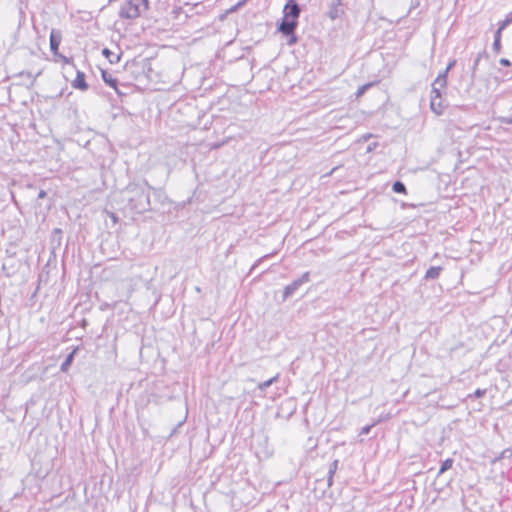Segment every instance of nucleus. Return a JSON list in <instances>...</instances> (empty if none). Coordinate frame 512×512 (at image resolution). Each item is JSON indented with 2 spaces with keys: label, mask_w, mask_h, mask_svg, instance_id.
Returning <instances> with one entry per match:
<instances>
[{
  "label": "nucleus",
  "mask_w": 512,
  "mask_h": 512,
  "mask_svg": "<svg viewBox=\"0 0 512 512\" xmlns=\"http://www.w3.org/2000/svg\"><path fill=\"white\" fill-rule=\"evenodd\" d=\"M37 290L32 294V298L35 297Z\"/></svg>",
  "instance_id": "obj_40"
},
{
  "label": "nucleus",
  "mask_w": 512,
  "mask_h": 512,
  "mask_svg": "<svg viewBox=\"0 0 512 512\" xmlns=\"http://www.w3.org/2000/svg\"><path fill=\"white\" fill-rule=\"evenodd\" d=\"M510 332H511V334H512V327H511V331H510Z\"/></svg>",
  "instance_id": "obj_41"
},
{
  "label": "nucleus",
  "mask_w": 512,
  "mask_h": 512,
  "mask_svg": "<svg viewBox=\"0 0 512 512\" xmlns=\"http://www.w3.org/2000/svg\"><path fill=\"white\" fill-rule=\"evenodd\" d=\"M76 352H77V348H75L73 351H71L65 358V360L63 361V363L61 364L60 366V370L62 372H67L71 366V364L73 363L74 361V358H75V355H76Z\"/></svg>",
  "instance_id": "obj_10"
},
{
  "label": "nucleus",
  "mask_w": 512,
  "mask_h": 512,
  "mask_svg": "<svg viewBox=\"0 0 512 512\" xmlns=\"http://www.w3.org/2000/svg\"><path fill=\"white\" fill-rule=\"evenodd\" d=\"M297 27L298 21L284 16L278 24L277 30L288 38L287 45L289 46L295 45L298 42V37L295 34Z\"/></svg>",
  "instance_id": "obj_3"
},
{
  "label": "nucleus",
  "mask_w": 512,
  "mask_h": 512,
  "mask_svg": "<svg viewBox=\"0 0 512 512\" xmlns=\"http://www.w3.org/2000/svg\"><path fill=\"white\" fill-rule=\"evenodd\" d=\"M455 64H456V60L455 59L451 60L448 63V65L445 68V70H443L442 72L439 73V74H444L446 81H447V77H448V72L455 66Z\"/></svg>",
  "instance_id": "obj_21"
},
{
  "label": "nucleus",
  "mask_w": 512,
  "mask_h": 512,
  "mask_svg": "<svg viewBox=\"0 0 512 512\" xmlns=\"http://www.w3.org/2000/svg\"><path fill=\"white\" fill-rule=\"evenodd\" d=\"M447 81L444 74H438L437 78L432 83L430 99H440L442 97V90L446 89Z\"/></svg>",
  "instance_id": "obj_5"
},
{
  "label": "nucleus",
  "mask_w": 512,
  "mask_h": 512,
  "mask_svg": "<svg viewBox=\"0 0 512 512\" xmlns=\"http://www.w3.org/2000/svg\"><path fill=\"white\" fill-rule=\"evenodd\" d=\"M102 79L103 81L110 87L114 88L117 92V79L113 77L112 74L108 73L107 71H102Z\"/></svg>",
  "instance_id": "obj_11"
},
{
  "label": "nucleus",
  "mask_w": 512,
  "mask_h": 512,
  "mask_svg": "<svg viewBox=\"0 0 512 512\" xmlns=\"http://www.w3.org/2000/svg\"><path fill=\"white\" fill-rule=\"evenodd\" d=\"M337 467H338V460H335L331 463L330 467H329V471H328V474H331V475H334V473L336 472L337 470Z\"/></svg>",
  "instance_id": "obj_27"
},
{
  "label": "nucleus",
  "mask_w": 512,
  "mask_h": 512,
  "mask_svg": "<svg viewBox=\"0 0 512 512\" xmlns=\"http://www.w3.org/2000/svg\"><path fill=\"white\" fill-rule=\"evenodd\" d=\"M341 6H342V0H335L332 3L330 10L328 12L329 17L332 20H335L344 14V10L342 9Z\"/></svg>",
  "instance_id": "obj_7"
},
{
  "label": "nucleus",
  "mask_w": 512,
  "mask_h": 512,
  "mask_svg": "<svg viewBox=\"0 0 512 512\" xmlns=\"http://www.w3.org/2000/svg\"><path fill=\"white\" fill-rule=\"evenodd\" d=\"M278 378H279V375L277 374L276 376L264 381V382H261L258 384V389L260 391H265L268 387H270L273 383L277 382L278 381Z\"/></svg>",
  "instance_id": "obj_14"
},
{
  "label": "nucleus",
  "mask_w": 512,
  "mask_h": 512,
  "mask_svg": "<svg viewBox=\"0 0 512 512\" xmlns=\"http://www.w3.org/2000/svg\"><path fill=\"white\" fill-rule=\"evenodd\" d=\"M148 0H127L120 8L119 15L125 19L137 18L142 9H147Z\"/></svg>",
  "instance_id": "obj_2"
},
{
  "label": "nucleus",
  "mask_w": 512,
  "mask_h": 512,
  "mask_svg": "<svg viewBox=\"0 0 512 512\" xmlns=\"http://www.w3.org/2000/svg\"><path fill=\"white\" fill-rule=\"evenodd\" d=\"M371 135L365 136L364 139L367 140Z\"/></svg>",
  "instance_id": "obj_39"
},
{
  "label": "nucleus",
  "mask_w": 512,
  "mask_h": 512,
  "mask_svg": "<svg viewBox=\"0 0 512 512\" xmlns=\"http://www.w3.org/2000/svg\"><path fill=\"white\" fill-rule=\"evenodd\" d=\"M487 390L486 389H480L477 388L473 394H470L468 397H475V398H481L486 395Z\"/></svg>",
  "instance_id": "obj_22"
},
{
  "label": "nucleus",
  "mask_w": 512,
  "mask_h": 512,
  "mask_svg": "<svg viewBox=\"0 0 512 512\" xmlns=\"http://www.w3.org/2000/svg\"><path fill=\"white\" fill-rule=\"evenodd\" d=\"M72 87L85 91L88 89V84L85 80V74L81 71H77L75 79L72 81Z\"/></svg>",
  "instance_id": "obj_8"
},
{
  "label": "nucleus",
  "mask_w": 512,
  "mask_h": 512,
  "mask_svg": "<svg viewBox=\"0 0 512 512\" xmlns=\"http://www.w3.org/2000/svg\"><path fill=\"white\" fill-rule=\"evenodd\" d=\"M269 255H265L264 257L260 258L251 268V271L255 270L265 259H267Z\"/></svg>",
  "instance_id": "obj_29"
},
{
  "label": "nucleus",
  "mask_w": 512,
  "mask_h": 512,
  "mask_svg": "<svg viewBox=\"0 0 512 512\" xmlns=\"http://www.w3.org/2000/svg\"><path fill=\"white\" fill-rule=\"evenodd\" d=\"M508 455H512V450L506 449L503 451V453H502L503 458L507 457Z\"/></svg>",
  "instance_id": "obj_35"
},
{
  "label": "nucleus",
  "mask_w": 512,
  "mask_h": 512,
  "mask_svg": "<svg viewBox=\"0 0 512 512\" xmlns=\"http://www.w3.org/2000/svg\"><path fill=\"white\" fill-rule=\"evenodd\" d=\"M301 7L296 0H288L283 8V16L298 21Z\"/></svg>",
  "instance_id": "obj_4"
},
{
  "label": "nucleus",
  "mask_w": 512,
  "mask_h": 512,
  "mask_svg": "<svg viewBox=\"0 0 512 512\" xmlns=\"http://www.w3.org/2000/svg\"><path fill=\"white\" fill-rule=\"evenodd\" d=\"M309 279V272H305L300 278L294 280L291 284L285 286V288H298L299 286L306 283Z\"/></svg>",
  "instance_id": "obj_12"
},
{
  "label": "nucleus",
  "mask_w": 512,
  "mask_h": 512,
  "mask_svg": "<svg viewBox=\"0 0 512 512\" xmlns=\"http://www.w3.org/2000/svg\"><path fill=\"white\" fill-rule=\"evenodd\" d=\"M510 24L511 19H508V17H506L503 21L499 22V27L497 30L503 31Z\"/></svg>",
  "instance_id": "obj_24"
},
{
  "label": "nucleus",
  "mask_w": 512,
  "mask_h": 512,
  "mask_svg": "<svg viewBox=\"0 0 512 512\" xmlns=\"http://www.w3.org/2000/svg\"><path fill=\"white\" fill-rule=\"evenodd\" d=\"M377 145H378L377 143L369 144L368 147H367V151L368 152L373 151L377 147Z\"/></svg>",
  "instance_id": "obj_33"
},
{
  "label": "nucleus",
  "mask_w": 512,
  "mask_h": 512,
  "mask_svg": "<svg viewBox=\"0 0 512 512\" xmlns=\"http://www.w3.org/2000/svg\"><path fill=\"white\" fill-rule=\"evenodd\" d=\"M501 41H498L497 39H494L492 48L495 53H500L501 51Z\"/></svg>",
  "instance_id": "obj_25"
},
{
  "label": "nucleus",
  "mask_w": 512,
  "mask_h": 512,
  "mask_svg": "<svg viewBox=\"0 0 512 512\" xmlns=\"http://www.w3.org/2000/svg\"><path fill=\"white\" fill-rule=\"evenodd\" d=\"M372 426H373V425H366V426H364V427L361 429L360 434H361V435H367V434H369V432H370V430H371Z\"/></svg>",
  "instance_id": "obj_30"
},
{
  "label": "nucleus",
  "mask_w": 512,
  "mask_h": 512,
  "mask_svg": "<svg viewBox=\"0 0 512 512\" xmlns=\"http://www.w3.org/2000/svg\"><path fill=\"white\" fill-rule=\"evenodd\" d=\"M103 55L106 56V58H108V60L110 61V63H117L119 60H120V56L119 55H115L113 52H111L109 49L105 48L103 50Z\"/></svg>",
  "instance_id": "obj_17"
},
{
  "label": "nucleus",
  "mask_w": 512,
  "mask_h": 512,
  "mask_svg": "<svg viewBox=\"0 0 512 512\" xmlns=\"http://www.w3.org/2000/svg\"><path fill=\"white\" fill-rule=\"evenodd\" d=\"M501 33H502V31L496 30V32L494 34V39H497L498 41H501Z\"/></svg>",
  "instance_id": "obj_32"
},
{
  "label": "nucleus",
  "mask_w": 512,
  "mask_h": 512,
  "mask_svg": "<svg viewBox=\"0 0 512 512\" xmlns=\"http://www.w3.org/2000/svg\"><path fill=\"white\" fill-rule=\"evenodd\" d=\"M392 190L395 193H399V194H406L407 193L406 186H405V184L402 181H395L393 183V185H392Z\"/></svg>",
  "instance_id": "obj_15"
},
{
  "label": "nucleus",
  "mask_w": 512,
  "mask_h": 512,
  "mask_svg": "<svg viewBox=\"0 0 512 512\" xmlns=\"http://www.w3.org/2000/svg\"><path fill=\"white\" fill-rule=\"evenodd\" d=\"M248 0H240L238 3H236L235 5H233L231 8H229L227 10V13L230 14V13H234L236 12L238 9H240L242 6H244L246 4Z\"/></svg>",
  "instance_id": "obj_20"
},
{
  "label": "nucleus",
  "mask_w": 512,
  "mask_h": 512,
  "mask_svg": "<svg viewBox=\"0 0 512 512\" xmlns=\"http://www.w3.org/2000/svg\"><path fill=\"white\" fill-rule=\"evenodd\" d=\"M150 190L157 192L146 180L142 183H132L126 188L130 208L136 213H144L151 207Z\"/></svg>",
  "instance_id": "obj_1"
},
{
  "label": "nucleus",
  "mask_w": 512,
  "mask_h": 512,
  "mask_svg": "<svg viewBox=\"0 0 512 512\" xmlns=\"http://www.w3.org/2000/svg\"><path fill=\"white\" fill-rule=\"evenodd\" d=\"M507 17H508V19H511V23H512V14L508 15Z\"/></svg>",
  "instance_id": "obj_38"
},
{
  "label": "nucleus",
  "mask_w": 512,
  "mask_h": 512,
  "mask_svg": "<svg viewBox=\"0 0 512 512\" xmlns=\"http://www.w3.org/2000/svg\"><path fill=\"white\" fill-rule=\"evenodd\" d=\"M294 290H282L281 300L285 301L293 295Z\"/></svg>",
  "instance_id": "obj_26"
},
{
  "label": "nucleus",
  "mask_w": 512,
  "mask_h": 512,
  "mask_svg": "<svg viewBox=\"0 0 512 512\" xmlns=\"http://www.w3.org/2000/svg\"><path fill=\"white\" fill-rule=\"evenodd\" d=\"M499 121H500L502 124H512V115L504 116V117H500V118H499Z\"/></svg>",
  "instance_id": "obj_28"
},
{
  "label": "nucleus",
  "mask_w": 512,
  "mask_h": 512,
  "mask_svg": "<svg viewBox=\"0 0 512 512\" xmlns=\"http://www.w3.org/2000/svg\"><path fill=\"white\" fill-rule=\"evenodd\" d=\"M61 40H62L61 32L53 29L50 33L49 41H50V50L54 55H57V53H58V49H59Z\"/></svg>",
  "instance_id": "obj_6"
},
{
  "label": "nucleus",
  "mask_w": 512,
  "mask_h": 512,
  "mask_svg": "<svg viewBox=\"0 0 512 512\" xmlns=\"http://www.w3.org/2000/svg\"><path fill=\"white\" fill-rule=\"evenodd\" d=\"M49 267V263L44 267L42 272L39 275V284L43 283L44 285H47V277L49 274V271H46V268Z\"/></svg>",
  "instance_id": "obj_19"
},
{
  "label": "nucleus",
  "mask_w": 512,
  "mask_h": 512,
  "mask_svg": "<svg viewBox=\"0 0 512 512\" xmlns=\"http://www.w3.org/2000/svg\"><path fill=\"white\" fill-rule=\"evenodd\" d=\"M442 268L440 266H432L425 273V279H436L439 277Z\"/></svg>",
  "instance_id": "obj_13"
},
{
  "label": "nucleus",
  "mask_w": 512,
  "mask_h": 512,
  "mask_svg": "<svg viewBox=\"0 0 512 512\" xmlns=\"http://www.w3.org/2000/svg\"><path fill=\"white\" fill-rule=\"evenodd\" d=\"M327 483H328V486H331V485H332V483H333V475L328 474Z\"/></svg>",
  "instance_id": "obj_36"
},
{
  "label": "nucleus",
  "mask_w": 512,
  "mask_h": 512,
  "mask_svg": "<svg viewBox=\"0 0 512 512\" xmlns=\"http://www.w3.org/2000/svg\"><path fill=\"white\" fill-rule=\"evenodd\" d=\"M53 233H54V234L61 235V233H62V232H61V229L56 228V229H54Z\"/></svg>",
  "instance_id": "obj_37"
},
{
  "label": "nucleus",
  "mask_w": 512,
  "mask_h": 512,
  "mask_svg": "<svg viewBox=\"0 0 512 512\" xmlns=\"http://www.w3.org/2000/svg\"><path fill=\"white\" fill-rule=\"evenodd\" d=\"M499 62H500L501 65L506 66V67L511 65L510 60L507 59V58H501Z\"/></svg>",
  "instance_id": "obj_31"
},
{
  "label": "nucleus",
  "mask_w": 512,
  "mask_h": 512,
  "mask_svg": "<svg viewBox=\"0 0 512 512\" xmlns=\"http://www.w3.org/2000/svg\"><path fill=\"white\" fill-rule=\"evenodd\" d=\"M46 195H47V193H46L45 190H40L39 193H38V198L39 199L45 198Z\"/></svg>",
  "instance_id": "obj_34"
},
{
  "label": "nucleus",
  "mask_w": 512,
  "mask_h": 512,
  "mask_svg": "<svg viewBox=\"0 0 512 512\" xmlns=\"http://www.w3.org/2000/svg\"><path fill=\"white\" fill-rule=\"evenodd\" d=\"M485 54H486L485 51L480 52V53L477 54V56H476V58L474 60L473 66H472V72H471V78L472 79H474L476 70H477L478 65H479V62H480L482 56L485 55Z\"/></svg>",
  "instance_id": "obj_18"
},
{
  "label": "nucleus",
  "mask_w": 512,
  "mask_h": 512,
  "mask_svg": "<svg viewBox=\"0 0 512 512\" xmlns=\"http://www.w3.org/2000/svg\"><path fill=\"white\" fill-rule=\"evenodd\" d=\"M453 465V459L447 458L444 460L440 466V469L438 471V476L449 470Z\"/></svg>",
  "instance_id": "obj_16"
},
{
  "label": "nucleus",
  "mask_w": 512,
  "mask_h": 512,
  "mask_svg": "<svg viewBox=\"0 0 512 512\" xmlns=\"http://www.w3.org/2000/svg\"><path fill=\"white\" fill-rule=\"evenodd\" d=\"M371 86H372V83H367V84H364V85L360 86V87L358 88L357 92H356V95H357L358 97H359V96H361V95H363V94L366 92V90H367L369 87H371Z\"/></svg>",
  "instance_id": "obj_23"
},
{
  "label": "nucleus",
  "mask_w": 512,
  "mask_h": 512,
  "mask_svg": "<svg viewBox=\"0 0 512 512\" xmlns=\"http://www.w3.org/2000/svg\"><path fill=\"white\" fill-rule=\"evenodd\" d=\"M445 108L446 105L444 104L442 97L440 99H430V109L436 115H442L444 113Z\"/></svg>",
  "instance_id": "obj_9"
}]
</instances>
